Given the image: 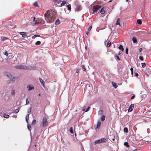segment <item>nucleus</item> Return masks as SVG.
Returning a JSON list of instances; mask_svg holds the SVG:
<instances>
[{"mask_svg": "<svg viewBox=\"0 0 151 151\" xmlns=\"http://www.w3.org/2000/svg\"><path fill=\"white\" fill-rule=\"evenodd\" d=\"M56 12L51 10H48L44 14L45 19L48 22H52L55 19Z\"/></svg>", "mask_w": 151, "mask_h": 151, "instance_id": "nucleus-1", "label": "nucleus"}, {"mask_svg": "<svg viewBox=\"0 0 151 151\" xmlns=\"http://www.w3.org/2000/svg\"><path fill=\"white\" fill-rule=\"evenodd\" d=\"M4 74L6 75L10 79L9 81V82H8L7 83L8 84L12 83L14 82V77L13 76L12 74L9 73H8L6 72H4Z\"/></svg>", "mask_w": 151, "mask_h": 151, "instance_id": "nucleus-2", "label": "nucleus"}, {"mask_svg": "<svg viewBox=\"0 0 151 151\" xmlns=\"http://www.w3.org/2000/svg\"><path fill=\"white\" fill-rule=\"evenodd\" d=\"M48 122L47 121V118L46 116L43 117L42 121L41 123L40 126L41 127H46L48 125Z\"/></svg>", "mask_w": 151, "mask_h": 151, "instance_id": "nucleus-3", "label": "nucleus"}, {"mask_svg": "<svg viewBox=\"0 0 151 151\" xmlns=\"http://www.w3.org/2000/svg\"><path fill=\"white\" fill-rule=\"evenodd\" d=\"M101 5H97L93 6L92 8L93 11L94 12H96L98 10L101 8Z\"/></svg>", "mask_w": 151, "mask_h": 151, "instance_id": "nucleus-4", "label": "nucleus"}, {"mask_svg": "<svg viewBox=\"0 0 151 151\" xmlns=\"http://www.w3.org/2000/svg\"><path fill=\"white\" fill-rule=\"evenodd\" d=\"M106 141V139L104 138H102L101 139H98L95 141L94 142V144H99L102 142H105Z\"/></svg>", "mask_w": 151, "mask_h": 151, "instance_id": "nucleus-5", "label": "nucleus"}, {"mask_svg": "<svg viewBox=\"0 0 151 151\" xmlns=\"http://www.w3.org/2000/svg\"><path fill=\"white\" fill-rule=\"evenodd\" d=\"M15 68L17 69H26L27 68L26 65H19L15 66Z\"/></svg>", "mask_w": 151, "mask_h": 151, "instance_id": "nucleus-6", "label": "nucleus"}, {"mask_svg": "<svg viewBox=\"0 0 151 151\" xmlns=\"http://www.w3.org/2000/svg\"><path fill=\"white\" fill-rule=\"evenodd\" d=\"M101 124V122L100 120L98 121L96 126L95 127V129L97 131V129H99L100 128V125Z\"/></svg>", "mask_w": 151, "mask_h": 151, "instance_id": "nucleus-7", "label": "nucleus"}, {"mask_svg": "<svg viewBox=\"0 0 151 151\" xmlns=\"http://www.w3.org/2000/svg\"><path fill=\"white\" fill-rule=\"evenodd\" d=\"M105 6H103L102 8L101 9L100 12L102 14H104L105 13Z\"/></svg>", "mask_w": 151, "mask_h": 151, "instance_id": "nucleus-8", "label": "nucleus"}, {"mask_svg": "<svg viewBox=\"0 0 151 151\" xmlns=\"http://www.w3.org/2000/svg\"><path fill=\"white\" fill-rule=\"evenodd\" d=\"M134 104H132L130 106L129 109H128L129 112H131L132 111L134 108Z\"/></svg>", "mask_w": 151, "mask_h": 151, "instance_id": "nucleus-9", "label": "nucleus"}, {"mask_svg": "<svg viewBox=\"0 0 151 151\" xmlns=\"http://www.w3.org/2000/svg\"><path fill=\"white\" fill-rule=\"evenodd\" d=\"M27 88L28 89L29 91H30L32 89H34L33 87L31 86L30 85H29L27 86Z\"/></svg>", "mask_w": 151, "mask_h": 151, "instance_id": "nucleus-10", "label": "nucleus"}, {"mask_svg": "<svg viewBox=\"0 0 151 151\" xmlns=\"http://www.w3.org/2000/svg\"><path fill=\"white\" fill-rule=\"evenodd\" d=\"M81 6L80 5H78L76 6V8L75 9V10L76 11H80L81 10Z\"/></svg>", "mask_w": 151, "mask_h": 151, "instance_id": "nucleus-11", "label": "nucleus"}, {"mask_svg": "<svg viewBox=\"0 0 151 151\" xmlns=\"http://www.w3.org/2000/svg\"><path fill=\"white\" fill-rule=\"evenodd\" d=\"M20 35H22V37H27V35L24 32H21L20 33Z\"/></svg>", "mask_w": 151, "mask_h": 151, "instance_id": "nucleus-12", "label": "nucleus"}, {"mask_svg": "<svg viewBox=\"0 0 151 151\" xmlns=\"http://www.w3.org/2000/svg\"><path fill=\"white\" fill-rule=\"evenodd\" d=\"M39 80L41 84L44 87V82L42 79L41 78H39Z\"/></svg>", "mask_w": 151, "mask_h": 151, "instance_id": "nucleus-13", "label": "nucleus"}, {"mask_svg": "<svg viewBox=\"0 0 151 151\" xmlns=\"http://www.w3.org/2000/svg\"><path fill=\"white\" fill-rule=\"evenodd\" d=\"M119 20H120V19H119V18H118L117 19V21L116 22V23H115V24L116 25H119V26H120V22H119Z\"/></svg>", "mask_w": 151, "mask_h": 151, "instance_id": "nucleus-14", "label": "nucleus"}, {"mask_svg": "<svg viewBox=\"0 0 151 151\" xmlns=\"http://www.w3.org/2000/svg\"><path fill=\"white\" fill-rule=\"evenodd\" d=\"M101 119L102 121H103L105 120V116L104 115H103L101 116Z\"/></svg>", "mask_w": 151, "mask_h": 151, "instance_id": "nucleus-15", "label": "nucleus"}, {"mask_svg": "<svg viewBox=\"0 0 151 151\" xmlns=\"http://www.w3.org/2000/svg\"><path fill=\"white\" fill-rule=\"evenodd\" d=\"M8 39V38L7 37H1V41H4Z\"/></svg>", "mask_w": 151, "mask_h": 151, "instance_id": "nucleus-16", "label": "nucleus"}, {"mask_svg": "<svg viewBox=\"0 0 151 151\" xmlns=\"http://www.w3.org/2000/svg\"><path fill=\"white\" fill-rule=\"evenodd\" d=\"M132 40L134 43H136L137 42L136 38L135 37H133L132 39Z\"/></svg>", "mask_w": 151, "mask_h": 151, "instance_id": "nucleus-17", "label": "nucleus"}, {"mask_svg": "<svg viewBox=\"0 0 151 151\" xmlns=\"http://www.w3.org/2000/svg\"><path fill=\"white\" fill-rule=\"evenodd\" d=\"M29 114H27V115L26 116V120L27 123H28V120L29 118Z\"/></svg>", "mask_w": 151, "mask_h": 151, "instance_id": "nucleus-18", "label": "nucleus"}, {"mask_svg": "<svg viewBox=\"0 0 151 151\" xmlns=\"http://www.w3.org/2000/svg\"><path fill=\"white\" fill-rule=\"evenodd\" d=\"M119 49L121 50L122 51H123L124 50V48L121 45H120L119 47Z\"/></svg>", "mask_w": 151, "mask_h": 151, "instance_id": "nucleus-19", "label": "nucleus"}, {"mask_svg": "<svg viewBox=\"0 0 151 151\" xmlns=\"http://www.w3.org/2000/svg\"><path fill=\"white\" fill-rule=\"evenodd\" d=\"M111 42L109 40L108 41L107 44V46L109 47L111 45Z\"/></svg>", "mask_w": 151, "mask_h": 151, "instance_id": "nucleus-20", "label": "nucleus"}, {"mask_svg": "<svg viewBox=\"0 0 151 151\" xmlns=\"http://www.w3.org/2000/svg\"><path fill=\"white\" fill-rule=\"evenodd\" d=\"M112 84L113 86L115 88H116L117 87V86L116 85V84L115 83L112 82Z\"/></svg>", "mask_w": 151, "mask_h": 151, "instance_id": "nucleus-21", "label": "nucleus"}, {"mask_svg": "<svg viewBox=\"0 0 151 151\" xmlns=\"http://www.w3.org/2000/svg\"><path fill=\"white\" fill-rule=\"evenodd\" d=\"M67 7H68V10L69 11L71 10V5L70 4H68L67 6Z\"/></svg>", "mask_w": 151, "mask_h": 151, "instance_id": "nucleus-22", "label": "nucleus"}, {"mask_svg": "<svg viewBox=\"0 0 151 151\" xmlns=\"http://www.w3.org/2000/svg\"><path fill=\"white\" fill-rule=\"evenodd\" d=\"M103 113V111L102 110H99L98 112V114L99 115H101Z\"/></svg>", "mask_w": 151, "mask_h": 151, "instance_id": "nucleus-23", "label": "nucleus"}, {"mask_svg": "<svg viewBox=\"0 0 151 151\" xmlns=\"http://www.w3.org/2000/svg\"><path fill=\"white\" fill-rule=\"evenodd\" d=\"M55 2L59 4L62 2L61 0H55Z\"/></svg>", "mask_w": 151, "mask_h": 151, "instance_id": "nucleus-24", "label": "nucleus"}, {"mask_svg": "<svg viewBox=\"0 0 151 151\" xmlns=\"http://www.w3.org/2000/svg\"><path fill=\"white\" fill-rule=\"evenodd\" d=\"M60 23V21L59 19H57L55 22V24L56 25H58Z\"/></svg>", "mask_w": 151, "mask_h": 151, "instance_id": "nucleus-25", "label": "nucleus"}, {"mask_svg": "<svg viewBox=\"0 0 151 151\" xmlns=\"http://www.w3.org/2000/svg\"><path fill=\"white\" fill-rule=\"evenodd\" d=\"M40 37V35H35L32 37V39H34L35 38L37 37Z\"/></svg>", "mask_w": 151, "mask_h": 151, "instance_id": "nucleus-26", "label": "nucleus"}, {"mask_svg": "<svg viewBox=\"0 0 151 151\" xmlns=\"http://www.w3.org/2000/svg\"><path fill=\"white\" fill-rule=\"evenodd\" d=\"M124 131L125 132H126V133L128 132V129L126 127L124 128Z\"/></svg>", "mask_w": 151, "mask_h": 151, "instance_id": "nucleus-27", "label": "nucleus"}, {"mask_svg": "<svg viewBox=\"0 0 151 151\" xmlns=\"http://www.w3.org/2000/svg\"><path fill=\"white\" fill-rule=\"evenodd\" d=\"M124 145L125 146H126L127 147H129V145L128 144V142H124Z\"/></svg>", "mask_w": 151, "mask_h": 151, "instance_id": "nucleus-28", "label": "nucleus"}, {"mask_svg": "<svg viewBox=\"0 0 151 151\" xmlns=\"http://www.w3.org/2000/svg\"><path fill=\"white\" fill-rule=\"evenodd\" d=\"M137 23L139 24H141L142 23V21L140 19H138L137 21Z\"/></svg>", "mask_w": 151, "mask_h": 151, "instance_id": "nucleus-29", "label": "nucleus"}, {"mask_svg": "<svg viewBox=\"0 0 151 151\" xmlns=\"http://www.w3.org/2000/svg\"><path fill=\"white\" fill-rule=\"evenodd\" d=\"M41 44V42L40 41H37L35 43V44L36 45H39Z\"/></svg>", "mask_w": 151, "mask_h": 151, "instance_id": "nucleus-30", "label": "nucleus"}, {"mask_svg": "<svg viewBox=\"0 0 151 151\" xmlns=\"http://www.w3.org/2000/svg\"><path fill=\"white\" fill-rule=\"evenodd\" d=\"M69 131H70V132L71 133H73V127H70V129H69Z\"/></svg>", "mask_w": 151, "mask_h": 151, "instance_id": "nucleus-31", "label": "nucleus"}, {"mask_svg": "<svg viewBox=\"0 0 151 151\" xmlns=\"http://www.w3.org/2000/svg\"><path fill=\"white\" fill-rule=\"evenodd\" d=\"M36 120L35 119H34L32 122V125L35 124H36Z\"/></svg>", "mask_w": 151, "mask_h": 151, "instance_id": "nucleus-32", "label": "nucleus"}, {"mask_svg": "<svg viewBox=\"0 0 151 151\" xmlns=\"http://www.w3.org/2000/svg\"><path fill=\"white\" fill-rule=\"evenodd\" d=\"M33 4L35 6H37V7H39V6L38 5V4L37 3V2H35Z\"/></svg>", "mask_w": 151, "mask_h": 151, "instance_id": "nucleus-33", "label": "nucleus"}, {"mask_svg": "<svg viewBox=\"0 0 151 151\" xmlns=\"http://www.w3.org/2000/svg\"><path fill=\"white\" fill-rule=\"evenodd\" d=\"M141 64H142V67L143 68H145L146 65V64L144 63H141Z\"/></svg>", "mask_w": 151, "mask_h": 151, "instance_id": "nucleus-34", "label": "nucleus"}, {"mask_svg": "<svg viewBox=\"0 0 151 151\" xmlns=\"http://www.w3.org/2000/svg\"><path fill=\"white\" fill-rule=\"evenodd\" d=\"M19 109H17L15 110L14 111V113H16V114L19 111Z\"/></svg>", "mask_w": 151, "mask_h": 151, "instance_id": "nucleus-35", "label": "nucleus"}, {"mask_svg": "<svg viewBox=\"0 0 151 151\" xmlns=\"http://www.w3.org/2000/svg\"><path fill=\"white\" fill-rule=\"evenodd\" d=\"M66 3V1H63L62 3L61 4V6H63L64 5H65Z\"/></svg>", "mask_w": 151, "mask_h": 151, "instance_id": "nucleus-36", "label": "nucleus"}, {"mask_svg": "<svg viewBox=\"0 0 151 151\" xmlns=\"http://www.w3.org/2000/svg\"><path fill=\"white\" fill-rule=\"evenodd\" d=\"M27 128H28V129L29 131H31V126L30 125H29L28 124Z\"/></svg>", "mask_w": 151, "mask_h": 151, "instance_id": "nucleus-37", "label": "nucleus"}, {"mask_svg": "<svg viewBox=\"0 0 151 151\" xmlns=\"http://www.w3.org/2000/svg\"><path fill=\"white\" fill-rule=\"evenodd\" d=\"M82 67V68L83 70L85 71L86 70V68H85L84 65H82L81 66Z\"/></svg>", "mask_w": 151, "mask_h": 151, "instance_id": "nucleus-38", "label": "nucleus"}, {"mask_svg": "<svg viewBox=\"0 0 151 151\" xmlns=\"http://www.w3.org/2000/svg\"><path fill=\"white\" fill-rule=\"evenodd\" d=\"M9 116V115L8 114H4V117L5 118H8Z\"/></svg>", "mask_w": 151, "mask_h": 151, "instance_id": "nucleus-39", "label": "nucleus"}, {"mask_svg": "<svg viewBox=\"0 0 151 151\" xmlns=\"http://www.w3.org/2000/svg\"><path fill=\"white\" fill-rule=\"evenodd\" d=\"M15 93V91L14 90L11 91V94L12 95H14Z\"/></svg>", "mask_w": 151, "mask_h": 151, "instance_id": "nucleus-40", "label": "nucleus"}, {"mask_svg": "<svg viewBox=\"0 0 151 151\" xmlns=\"http://www.w3.org/2000/svg\"><path fill=\"white\" fill-rule=\"evenodd\" d=\"M130 70H131V74L132 75H133V69L132 67L131 68Z\"/></svg>", "mask_w": 151, "mask_h": 151, "instance_id": "nucleus-41", "label": "nucleus"}, {"mask_svg": "<svg viewBox=\"0 0 151 151\" xmlns=\"http://www.w3.org/2000/svg\"><path fill=\"white\" fill-rule=\"evenodd\" d=\"M40 23H41L40 22L38 21L37 20H36L35 22V24H40Z\"/></svg>", "mask_w": 151, "mask_h": 151, "instance_id": "nucleus-42", "label": "nucleus"}, {"mask_svg": "<svg viewBox=\"0 0 151 151\" xmlns=\"http://www.w3.org/2000/svg\"><path fill=\"white\" fill-rule=\"evenodd\" d=\"M29 101H28V99L27 98V99L26 100V104L27 105L29 104Z\"/></svg>", "mask_w": 151, "mask_h": 151, "instance_id": "nucleus-43", "label": "nucleus"}, {"mask_svg": "<svg viewBox=\"0 0 151 151\" xmlns=\"http://www.w3.org/2000/svg\"><path fill=\"white\" fill-rule=\"evenodd\" d=\"M4 54L5 55L7 56L8 55V53L6 51H5L4 52Z\"/></svg>", "mask_w": 151, "mask_h": 151, "instance_id": "nucleus-44", "label": "nucleus"}, {"mask_svg": "<svg viewBox=\"0 0 151 151\" xmlns=\"http://www.w3.org/2000/svg\"><path fill=\"white\" fill-rule=\"evenodd\" d=\"M139 60H143V58L142 56H140L139 57Z\"/></svg>", "mask_w": 151, "mask_h": 151, "instance_id": "nucleus-45", "label": "nucleus"}, {"mask_svg": "<svg viewBox=\"0 0 151 151\" xmlns=\"http://www.w3.org/2000/svg\"><path fill=\"white\" fill-rule=\"evenodd\" d=\"M92 28V26H90L89 27V28H88V31L90 32V30H91V29Z\"/></svg>", "mask_w": 151, "mask_h": 151, "instance_id": "nucleus-46", "label": "nucleus"}, {"mask_svg": "<svg viewBox=\"0 0 151 151\" xmlns=\"http://www.w3.org/2000/svg\"><path fill=\"white\" fill-rule=\"evenodd\" d=\"M128 48H127L126 49V50H125V52H126V54H127L128 53Z\"/></svg>", "mask_w": 151, "mask_h": 151, "instance_id": "nucleus-47", "label": "nucleus"}, {"mask_svg": "<svg viewBox=\"0 0 151 151\" xmlns=\"http://www.w3.org/2000/svg\"><path fill=\"white\" fill-rule=\"evenodd\" d=\"M90 108V107L89 106L88 107V108L86 109V110L85 111V112H86L88 111L89 110V109Z\"/></svg>", "mask_w": 151, "mask_h": 151, "instance_id": "nucleus-48", "label": "nucleus"}, {"mask_svg": "<svg viewBox=\"0 0 151 151\" xmlns=\"http://www.w3.org/2000/svg\"><path fill=\"white\" fill-rule=\"evenodd\" d=\"M135 76L137 77L138 76V73H137V72H136L135 73Z\"/></svg>", "mask_w": 151, "mask_h": 151, "instance_id": "nucleus-49", "label": "nucleus"}, {"mask_svg": "<svg viewBox=\"0 0 151 151\" xmlns=\"http://www.w3.org/2000/svg\"><path fill=\"white\" fill-rule=\"evenodd\" d=\"M31 109L30 108V109H29L28 110V113H29L31 112Z\"/></svg>", "mask_w": 151, "mask_h": 151, "instance_id": "nucleus-50", "label": "nucleus"}, {"mask_svg": "<svg viewBox=\"0 0 151 151\" xmlns=\"http://www.w3.org/2000/svg\"><path fill=\"white\" fill-rule=\"evenodd\" d=\"M134 97H135V96L134 95H133V96H132L131 97V99H133L134 98Z\"/></svg>", "mask_w": 151, "mask_h": 151, "instance_id": "nucleus-51", "label": "nucleus"}, {"mask_svg": "<svg viewBox=\"0 0 151 151\" xmlns=\"http://www.w3.org/2000/svg\"><path fill=\"white\" fill-rule=\"evenodd\" d=\"M116 58H117V59L118 60H120V59L119 57L118 56H116Z\"/></svg>", "mask_w": 151, "mask_h": 151, "instance_id": "nucleus-52", "label": "nucleus"}, {"mask_svg": "<svg viewBox=\"0 0 151 151\" xmlns=\"http://www.w3.org/2000/svg\"><path fill=\"white\" fill-rule=\"evenodd\" d=\"M79 71V69H77L76 70V72L77 73H78Z\"/></svg>", "mask_w": 151, "mask_h": 151, "instance_id": "nucleus-53", "label": "nucleus"}, {"mask_svg": "<svg viewBox=\"0 0 151 151\" xmlns=\"http://www.w3.org/2000/svg\"><path fill=\"white\" fill-rule=\"evenodd\" d=\"M89 32H90L88 31L87 32H86V35H88V34L89 33Z\"/></svg>", "mask_w": 151, "mask_h": 151, "instance_id": "nucleus-54", "label": "nucleus"}, {"mask_svg": "<svg viewBox=\"0 0 151 151\" xmlns=\"http://www.w3.org/2000/svg\"><path fill=\"white\" fill-rule=\"evenodd\" d=\"M142 48H140L139 49V52H141L142 51Z\"/></svg>", "mask_w": 151, "mask_h": 151, "instance_id": "nucleus-55", "label": "nucleus"}, {"mask_svg": "<svg viewBox=\"0 0 151 151\" xmlns=\"http://www.w3.org/2000/svg\"><path fill=\"white\" fill-rule=\"evenodd\" d=\"M85 107H83V109H82L83 111H84L85 110Z\"/></svg>", "mask_w": 151, "mask_h": 151, "instance_id": "nucleus-56", "label": "nucleus"}, {"mask_svg": "<svg viewBox=\"0 0 151 151\" xmlns=\"http://www.w3.org/2000/svg\"><path fill=\"white\" fill-rule=\"evenodd\" d=\"M35 17H33V20L34 21H35Z\"/></svg>", "mask_w": 151, "mask_h": 151, "instance_id": "nucleus-57", "label": "nucleus"}, {"mask_svg": "<svg viewBox=\"0 0 151 151\" xmlns=\"http://www.w3.org/2000/svg\"><path fill=\"white\" fill-rule=\"evenodd\" d=\"M133 151H137V149H135Z\"/></svg>", "mask_w": 151, "mask_h": 151, "instance_id": "nucleus-58", "label": "nucleus"}, {"mask_svg": "<svg viewBox=\"0 0 151 151\" xmlns=\"http://www.w3.org/2000/svg\"><path fill=\"white\" fill-rule=\"evenodd\" d=\"M120 52H119V53L118 55H120Z\"/></svg>", "mask_w": 151, "mask_h": 151, "instance_id": "nucleus-59", "label": "nucleus"}, {"mask_svg": "<svg viewBox=\"0 0 151 151\" xmlns=\"http://www.w3.org/2000/svg\"><path fill=\"white\" fill-rule=\"evenodd\" d=\"M112 140H113V141H114V139H112Z\"/></svg>", "mask_w": 151, "mask_h": 151, "instance_id": "nucleus-60", "label": "nucleus"}, {"mask_svg": "<svg viewBox=\"0 0 151 151\" xmlns=\"http://www.w3.org/2000/svg\"><path fill=\"white\" fill-rule=\"evenodd\" d=\"M128 1V0H126V1H127V2Z\"/></svg>", "mask_w": 151, "mask_h": 151, "instance_id": "nucleus-61", "label": "nucleus"}, {"mask_svg": "<svg viewBox=\"0 0 151 151\" xmlns=\"http://www.w3.org/2000/svg\"><path fill=\"white\" fill-rule=\"evenodd\" d=\"M39 95L40 96V94H39Z\"/></svg>", "mask_w": 151, "mask_h": 151, "instance_id": "nucleus-62", "label": "nucleus"}, {"mask_svg": "<svg viewBox=\"0 0 151 151\" xmlns=\"http://www.w3.org/2000/svg\"><path fill=\"white\" fill-rule=\"evenodd\" d=\"M35 146H36V145H35Z\"/></svg>", "mask_w": 151, "mask_h": 151, "instance_id": "nucleus-63", "label": "nucleus"}]
</instances>
